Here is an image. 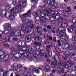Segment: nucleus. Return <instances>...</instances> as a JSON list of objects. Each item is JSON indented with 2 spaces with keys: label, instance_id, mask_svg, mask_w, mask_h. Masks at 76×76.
<instances>
[{
  "label": "nucleus",
  "instance_id": "obj_14",
  "mask_svg": "<svg viewBox=\"0 0 76 76\" xmlns=\"http://www.w3.org/2000/svg\"><path fill=\"white\" fill-rule=\"evenodd\" d=\"M38 10L40 12V15L41 17H42V18H45V16L49 18V16L48 15H45V13H44L43 12H41V10Z\"/></svg>",
  "mask_w": 76,
  "mask_h": 76
},
{
  "label": "nucleus",
  "instance_id": "obj_39",
  "mask_svg": "<svg viewBox=\"0 0 76 76\" xmlns=\"http://www.w3.org/2000/svg\"><path fill=\"white\" fill-rule=\"evenodd\" d=\"M10 47H11L10 50L12 51H15V48H14L13 47L12 45H11Z\"/></svg>",
  "mask_w": 76,
  "mask_h": 76
},
{
  "label": "nucleus",
  "instance_id": "obj_58",
  "mask_svg": "<svg viewBox=\"0 0 76 76\" xmlns=\"http://www.w3.org/2000/svg\"><path fill=\"white\" fill-rule=\"evenodd\" d=\"M41 58L42 59H44L45 58V56H44V54H41Z\"/></svg>",
  "mask_w": 76,
  "mask_h": 76
},
{
  "label": "nucleus",
  "instance_id": "obj_46",
  "mask_svg": "<svg viewBox=\"0 0 76 76\" xmlns=\"http://www.w3.org/2000/svg\"><path fill=\"white\" fill-rule=\"evenodd\" d=\"M53 39L54 42H57V39H56V37H53Z\"/></svg>",
  "mask_w": 76,
  "mask_h": 76
},
{
  "label": "nucleus",
  "instance_id": "obj_33",
  "mask_svg": "<svg viewBox=\"0 0 76 76\" xmlns=\"http://www.w3.org/2000/svg\"><path fill=\"white\" fill-rule=\"evenodd\" d=\"M34 44L36 46H40V45H41V44L38 42H35L34 43Z\"/></svg>",
  "mask_w": 76,
  "mask_h": 76
},
{
  "label": "nucleus",
  "instance_id": "obj_64",
  "mask_svg": "<svg viewBox=\"0 0 76 76\" xmlns=\"http://www.w3.org/2000/svg\"><path fill=\"white\" fill-rule=\"evenodd\" d=\"M72 42H73V44H76V40H73L72 41Z\"/></svg>",
  "mask_w": 76,
  "mask_h": 76
},
{
  "label": "nucleus",
  "instance_id": "obj_63",
  "mask_svg": "<svg viewBox=\"0 0 76 76\" xmlns=\"http://www.w3.org/2000/svg\"><path fill=\"white\" fill-rule=\"evenodd\" d=\"M66 72H64L62 74V76H66Z\"/></svg>",
  "mask_w": 76,
  "mask_h": 76
},
{
  "label": "nucleus",
  "instance_id": "obj_52",
  "mask_svg": "<svg viewBox=\"0 0 76 76\" xmlns=\"http://www.w3.org/2000/svg\"><path fill=\"white\" fill-rule=\"evenodd\" d=\"M36 55H39V54H41V53H40V51H37L36 52Z\"/></svg>",
  "mask_w": 76,
  "mask_h": 76
},
{
  "label": "nucleus",
  "instance_id": "obj_27",
  "mask_svg": "<svg viewBox=\"0 0 76 76\" xmlns=\"http://www.w3.org/2000/svg\"><path fill=\"white\" fill-rule=\"evenodd\" d=\"M50 69L51 68L48 66H46L45 67V70H46V72H50Z\"/></svg>",
  "mask_w": 76,
  "mask_h": 76
},
{
  "label": "nucleus",
  "instance_id": "obj_9",
  "mask_svg": "<svg viewBox=\"0 0 76 76\" xmlns=\"http://www.w3.org/2000/svg\"><path fill=\"white\" fill-rule=\"evenodd\" d=\"M10 57V55H7L4 57V55H0V58H3L4 61H6L8 60L9 58Z\"/></svg>",
  "mask_w": 76,
  "mask_h": 76
},
{
  "label": "nucleus",
  "instance_id": "obj_28",
  "mask_svg": "<svg viewBox=\"0 0 76 76\" xmlns=\"http://www.w3.org/2000/svg\"><path fill=\"white\" fill-rule=\"evenodd\" d=\"M11 55L12 56V57H11V59L12 60H15V59H16V58H18L17 57L15 56V55L13 54V53H12Z\"/></svg>",
  "mask_w": 76,
  "mask_h": 76
},
{
  "label": "nucleus",
  "instance_id": "obj_51",
  "mask_svg": "<svg viewBox=\"0 0 76 76\" xmlns=\"http://www.w3.org/2000/svg\"><path fill=\"white\" fill-rule=\"evenodd\" d=\"M46 60L47 62H48V63H49L50 64H51L52 62H51V61H50V60H49V59H48V58H47L46 59Z\"/></svg>",
  "mask_w": 76,
  "mask_h": 76
},
{
  "label": "nucleus",
  "instance_id": "obj_26",
  "mask_svg": "<svg viewBox=\"0 0 76 76\" xmlns=\"http://www.w3.org/2000/svg\"><path fill=\"white\" fill-rule=\"evenodd\" d=\"M56 50V51H57V52L59 53H61V50L60 49V48L56 47L55 48Z\"/></svg>",
  "mask_w": 76,
  "mask_h": 76
},
{
  "label": "nucleus",
  "instance_id": "obj_60",
  "mask_svg": "<svg viewBox=\"0 0 76 76\" xmlns=\"http://www.w3.org/2000/svg\"><path fill=\"white\" fill-rule=\"evenodd\" d=\"M60 53L57 52L56 53V55H57V56L58 57L60 56Z\"/></svg>",
  "mask_w": 76,
  "mask_h": 76
},
{
  "label": "nucleus",
  "instance_id": "obj_48",
  "mask_svg": "<svg viewBox=\"0 0 76 76\" xmlns=\"http://www.w3.org/2000/svg\"><path fill=\"white\" fill-rule=\"evenodd\" d=\"M4 32L5 34H7L9 32V31L8 30H6L4 31Z\"/></svg>",
  "mask_w": 76,
  "mask_h": 76
},
{
  "label": "nucleus",
  "instance_id": "obj_8",
  "mask_svg": "<svg viewBox=\"0 0 76 76\" xmlns=\"http://www.w3.org/2000/svg\"><path fill=\"white\" fill-rule=\"evenodd\" d=\"M59 59V62H58V66H62V67H64L65 66V62L63 61L60 58H58Z\"/></svg>",
  "mask_w": 76,
  "mask_h": 76
},
{
  "label": "nucleus",
  "instance_id": "obj_1",
  "mask_svg": "<svg viewBox=\"0 0 76 76\" xmlns=\"http://www.w3.org/2000/svg\"><path fill=\"white\" fill-rule=\"evenodd\" d=\"M59 37H61V40L62 42L65 44V47L66 49H69L70 50H72L73 49V47L71 46L70 47V45L68 44L67 42L68 41V37H67V34L63 32V30H61V32L59 33Z\"/></svg>",
  "mask_w": 76,
  "mask_h": 76
},
{
  "label": "nucleus",
  "instance_id": "obj_34",
  "mask_svg": "<svg viewBox=\"0 0 76 76\" xmlns=\"http://www.w3.org/2000/svg\"><path fill=\"white\" fill-rule=\"evenodd\" d=\"M71 74L72 75H76L75 70H73L71 72Z\"/></svg>",
  "mask_w": 76,
  "mask_h": 76
},
{
  "label": "nucleus",
  "instance_id": "obj_20",
  "mask_svg": "<svg viewBox=\"0 0 76 76\" xmlns=\"http://www.w3.org/2000/svg\"><path fill=\"white\" fill-rule=\"evenodd\" d=\"M41 69L40 68H35L34 69V72L36 73H37V74L39 73V70H41Z\"/></svg>",
  "mask_w": 76,
  "mask_h": 76
},
{
  "label": "nucleus",
  "instance_id": "obj_10",
  "mask_svg": "<svg viewBox=\"0 0 76 76\" xmlns=\"http://www.w3.org/2000/svg\"><path fill=\"white\" fill-rule=\"evenodd\" d=\"M58 71L57 73L58 74H61L64 72V69L63 68L61 69L60 67L57 68Z\"/></svg>",
  "mask_w": 76,
  "mask_h": 76
},
{
  "label": "nucleus",
  "instance_id": "obj_57",
  "mask_svg": "<svg viewBox=\"0 0 76 76\" xmlns=\"http://www.w3.org/2000/svg\"><path fill=\"white\" fill-rule=\"evenodd\" d=\"M13 71H14V73H15V74H16V75H17V74H18V70H17L15 69L13 70Z\"/></svg>",
  "mask_w": 76,
  "mask_h": 76
},
{
  "label": "nucleus",
  "instance_id": "obj_54",
  "mask_svg": "<svg viewBox=\"0 0 76 76\" xmlns=\"http://www.w3.org/2000/svg\"><path fill=\"white\" fill-rule=\"evenodd\" d=\"M4 52L2 50L0 51V55H4Z\"/></svg>",
  "mask_w": 76,
  "mask_h": 76
},
{
  "label": "nucleus",
  "instance_id": "obj_25",
  "mask_svg": "<svg viewBox=\"0 0 76 76\" xmlns=\"http://www.w3.org/2000/svg\"><path fill=\"white\" fill-rule=\"evenodd\" d=\"M33 16H36V18L38 19V18H40V17H39V16H38V15H37V12H34L33 13Z\"/></svg>",
  "mask_w": 76,
  "mask_h": 76
},
{
  "label": "nucleus",
  "instance_id": "obj_47",
  "mask_svg": "<svg viewBox=\"0 0 76 76\" xmlns=\"http://www.w3.org/2000/svg\"><path fill=\"white\" fill-rule=\"evenodd\" d=\"M44 37H45V38H48L49 37V35L47 33L44 34Z\"/></svg>",
  "mask_w": 76,
  "mask_h": 76
},
{
  "label": "nucleus",
  "instance_id": "obj_23",
  "mask_svg": "<svg viewBox=\"0 0 76 76\" xmlns=\"http://www.w3.org/2000/svg\"><path fill=\"white\" fill-rule=\"evenodd\" d=\"M20 7H16V10H17V12H18V13H21V9Z\"/></svg>",
  "mask_w": 76,
  "mask_h": 76
},
{
  "label": "nucleus",
  "instance_id": "obj_43",
  "mask_svg": "<svg viewBox=\"0 0 76 76\" xmlns=\"http://www.w3.org/2000/svg\"><path fill=\"white\" fill-rule=\"evenodd\" d=\"M76 64L75 62L72 61L70 64V67H72L73 66V65H75Z\"/></svg>",
  "mask_w": 76,
  "mask_h": 76
},
{
  "label": "nucleus",
  "instance_id": "obj_7",
  "mask_svg": "<svg viewBox=\"0 0 76 76\" xmlns=\"http://www.w3.org/2000/svg\"><path fill=\"white\" fill-rule=\"evenodd\" d=\"M53 62L51 64V66L53 68H55L57 65V61L54 58H52Z\"/></svg>",
  "mask_w": 76,
  "mask_h": 76
},
{
  "label": "nucleus",
  "instance_id": "obj_16",
  "mask_svg": "<svg viewBox=\"0 0 76 76\" xmlns=\"http://www.w3.org/2000/svg\"><path fill=\"white\" fill-rule=\"evenodd\" d=\"M53 26L52 25L50 26V25H48L47 27V29H49V30L48 31V34H51V30L50 31V30L51 29H53Z\"/></svg>",
  "mask_w": 76,
  "mask_h": 76
},
{
  "label": "nucleus",
  "instance_id": "obj_44",
  "mask_svg": "<svg viewBox=\"0 0 76 76\" xmlns=\"http://www.w3.org/2000/svg\"><path fill=\"white\" fill-rule=\"evenodd\" d=\"M64 67L66 69H67L69 68V65L68 64H66V63H65V66Z\"/></svg>",
  "mask_w": 76,
  "mask_h": 76
},
{
  "label": "nucleus",
  "instance_id": "obj_59",
  "mask_svg": "<svg viewBox=\"0 0 76 76\" xmlns=\"http://www.w3.org/2000/svg\"><path fill=\"white\" fill-rule=\"evenodd\" d=\"M72 39H76V35H73L72 36Z\"/></svg>",
  "mask_w": 76,
  "mask_h": 76
},
{
  "label": "nucleus",
  "instance_id": "obj_45",
  "mask_svg": "<svg viewBox=\"0 0 76 76\" xmlns=\"http://www.w3.org/2000/svg\"><path fill=\"white\" fill-rule=\"evenodd\" d=\"M72 22L73 23H76V18H73L72 19Z\"/></svg>",
  "mask_w": 76,
  "mask_h": 76
},
{
  "label": "nucleus",
  "instance_id": "obj_31",
  "mask_svg": "<svg viewBox=\"0 0 76 76\" xmlns=\"http://www.w3.org/2000/svg\"><path fill=\"white\" fill-rule=\"evenodd\" d=\"M75 25H72L71 28H72L74 31L76 30V23H75Z\"/></svg>",
  "mask_w": 76,
  "mask_h": 76
},
{
  "label": "nucleus",
  "instance_id": "obj_2",
  "mask_svg": "<svg viewBox=\"0 0 76 76\" xmlns=\"http://www.w3.org/2000/svg\"><path fill=\"white\" fill-rule=\"evenodd\" d=\"M52 16L54 19H56V18L58 19V22H59L58 25L60 26H63L65 28V27H66L67 26V23H61V22H64V18L61 17L59 15H56V16L54 17V13L52 14Z\"/></svg>",
  "mask_w": 76,
  "mask_h": 76
},
{
  "label": "nucleus",
  "instance_id": "obj_19",
  "mask_svg": "<svg viewBox=\"0 0 76 76\" xmlns=\"http://www.w3.org/2000/svg\"><path fill=\"white\" fill-rule=\"evenodd\" d=\"M25 76H31V72L28 73L27 72L25 71L23 73Z\"/></svg>",
  "mask_w": 76,
  "mask_h": 76
},
{
  "label": "nucleus",
  "instance_id": "obj_4",
  "mask_svg": "<svg viewBox=\"0 0 76 76\" xmlns=\"http://www.w3.org/2000/svg\"><path fill=\"white\" fill-rule=\"evenodd\" d=\"M71 54V53L68 51H66L64 52V55L66 57L64 56H62V58L63 59L65 60H67V63H70V62L71 61V59L70 58L71 57H69L68 56H70Z\"/></svg>",
  "mask_w": 76,
  "mask_h": 76
},
{
  "label": "nucleus",
  "instance_id": "obj_13",
  "mask_svg": "<svg viewBox=\"0 0 76 76\" xmlns=\"http://www.w3.org/2000/svg\"><path fill=\"white\" fill-rule=\"evenodd\" d=\"M10 29L11 30V33L10 34V37H13V36H14L15 35V33H14V31H15V29L14 27H12L10 26Z\"/></svg>",
  "mask_w": 76,
  "mask_h": 76
},
{
  "label": "nucleus",
  "instance_id": "obj_49",
  "mask_svg": "<svg viewBox=\"0 0 76 76\" xmlns=\"http://www.w3.org/2000/svg\"><path fill=\"white\" fill-rule=\"evenodd\" d=\"M6 39H8V41H10V37L8 36H7L5 37Z\"/></svg>",
  "mask_w": 76,
  "mask_h": 76
},
{
  "label": "nucleus",
  "instance_id": "obj_41",
  "mask_svg": "<svg viewBox=\"0 0 76 76\" xmlns=\"http://www.w3.org/2000/svg\"><path fill=\"white\" fill-rule=\"evenodd\" d=\"M40 54H44L45 53V51L44 50H42L40 51Z\"/></svg>",
  "mask_w": 76,
  "mask_h": 76
},
{
  "label": "nucleus",
  "instance_id": "obj_6",
  "mask_svg": "<svg viewBox=\"0 0 76 76\" xmlns=\"http://www.w3.org/2000/svg\"><path fill=\"white\" fill-rule=\"evenodd\" d=\"M31 15V10H28L27 12V13H25L24 14L21 15L20 17L21 19H23L24 18H27L29 16V15Z\"/></svg>",
  "mask_w": 76,
  "mask_h": 76
},
{
  "label": "nucleus",
  "instance_id": "obj_36",
  "mask_svg": "<svg viewBox=\"0 0 76 76\" xmlns=\"http://www.w3.org/2000/svg\"><path fill=\"white\" fill-rule=\"evenodd\" d=\"M5 6V9L6 10H9V9L10 8V7H9V4L8 3L6 4Z\"/></svg>",
  "mask_w": 76,
  "mask_h": 76
},
{
  "label": "nucleus",
  "instance_id": "obj_37",
  "mask_svg": "<svg viewBox=\"0 0 76 76\" xmlns=\"http://www.w3.org/2000/svg\"><path fill=\"white\" fill-rule=\"evenodd\" d=\"M73 30H74L73 28H69L68 29V32L70 33H72L73 32Z\"/></svg>",
  "mask_w": 76,
  "mask_h": 76
},
{
  "label": "nucleus",
  "instance_id": "obj_24",
  "mask_svg": "<svg viewBox=\"0 0 76 76\" xmlns=\"http://www.w3.org/2000/svg\"><path fill=\"white\" fill-rule=\"evenodd\" d=\"M26 39H27V42H30L31 41V36L30 35L27 36L26 38Z\"/></svg>",
  "mask_w": 76,
  "mask_h": 76
},
{
  "label": "nucleus",
  "instance_id": "obj_21",
  "mask_svg": "<svg viewBox=\"0 0 76 76\" xmlns=\"http://www.w3.org/2000/svg\"><path fill=\"white\" fill-rule=\"evenodd\" d=\"M66 9L67 10V13L69 14H71V7H67Z\"/></svg>",
  "mask_w": 76,
  "mask_h": 76
},
{
  "label": "nucleus",
  "instance_id": "obj_17",
  "mask_svg": "<svg viewBox=\"0 0 76 76\" xmlns=\"http://www.w3.org/2000/svg\"><path fill=\"white\" fill-rule=\"evenodd\" d=\"M4 29H9L10 28V23H8L5 24L4 25Z\"/></svg>",
  "mask_w": 76,
  "mask_h": 76
},
{
  "label": "nucleus",
  "instance_id": "obj_15",
  "mask_svg": "<svg viewBox=\"0 0 76 76\" xmlns=\"http://www.w3.org/2000/svg\"><path fill=\"white\" fill-rule=\"evenodd\" d=\"M16 8L13 7L12 9L10 10V12L12 13L13 15H15L17 13V10H16Z\"/></svg>",
  "mask_w": 76,
  "mask_h": 76
},
{
  "label": "nucleus",
  "instance_id": "obj_56",
  "mask_svg": "<svg viewBox=\"0 0 76 76\" xmlns=\"http://www.w3.org/2000/svg\"><path fill=\"white\" fill-rule=\"evenodd\" d=\"M13 41H18V40H19V39L18 38H15L14 37L13 39Z\"/></svg>",
  "mask_w": 76,
  "mask_h": 76
},
{
  "label": "nucleus",
  "instance_id": "obj_38",
  "mask_svg": "<svg viewBox=\"0 0 76 76\" xmlns=\"http://www.w3.org/2000/svg\"><path fill=\"white\" fill-rule=\"evenodd\" d=\"M1 13L4 16H6V11L4 10H3L1 12Z\"/></svg>",
  "mask_w": 76,
  "mask_h": 76
},
{
  "label": "nucleus",
  "instance_id": "obj_40",
  "mask_svg": "<svg viewBox=\"0 0 76 76\" xmlns=\"http://www.w3.org/2000/svg\"><path fill=\"white\" fill-rule=\"evenodd\" d=\"M50 5L51 6H53L54 7H56V6L54 5V2H51Z\"/></svg>",
  "mask_w": 76,
  "mask_h": 76
},
{
  "label": "nucleus",
  "instance_id": "obj_55",
  "mask_svg": "<svg viewBox=\"0 0 76 76\" xmlns=\"http://www.w3.org/2000/svg\"><path fill=\"white\" fill-rule=\"evenodd\" d=\"M32 40L33 42H35L36 41V37H34L32 38Z\"/></svg>",
  "mask_w": 76,
  "mask_h": 76
},
{
  "label": "nucleus",
  "instance_id": "obj_5",
  "mask_svg": "<svg viewBox=\"0 0 76 76\" xmlns=\"http://www.w3.org/2000/svg\"><path fill=\"white\" fill-rule=\"evenodd\" d=\"M22 50L23 51V53H21L22 55H24V56H29V53H26V51H28V50L27 49V48L26 47H23L21 49V50Z\"/></svg>",
  "mask_w": 76,
  "mask_h": 76
},
{
  "label": "nucleus",
  "instance_id": "obj_22",
  "mask_svg": "<svg viewBox=\"0 0 76 76\" xmlns=\"http://www.w3.org/2000/svg\"><path fill=\"white\" fill-rule=\"evenodd\" d=\"M46 20L45 18H40V21L42 23H44L46 22Z\"/></svg>",
  "mask_w": 76,
  "mask_h": 76
},
{
  "label": "nucleus",
  "instance_id": "obj_62",
  "mask_svg": "<svg viewBox=\"0 0 76 76\" xmlns=\"http://www.w3.org/2000/svg\"><path fill=\"white\" fill-rule=\"evenodd\" d=\"M10 20H13V19H14V17H13V16H12H12L11 17V16H10Z\"/></svg>",
  "mask_w": 76,
  "mask_h": 76
},
{
  "label": "nucleus",
  "instance_id": "obj_3",
  "mask_svg": "<svg viewBox=\"0 0 76 76\" xmlns=\"http://www.w3.org/2000/svg\"><path fill=\"white\" fill-rule=\"evenodd\" d=\"M29 28L30 29H34V28H35V25L34 24H31L29 26L27 24L23 23L22 25L21 29L23 31H26V33H28L29 30Z\"/></svg>",
  "mask_w": 76,
  "mask_h": 76
},
{
  "label": "nucleus",
  "instance_id": "obj_18",
  "mask_svg": "<svg viewBox=\"0 0 76 76\" xmlns=\"http://www.w3.org/2000/svg\"><path fill=\"white\" fill-rule=\"evenodd\" d=\"M0 72H3V74L2 75V76H7V74L9 72L8 71H4V70H0Z\"/></svg>",
  "mask_w": 76,
  "mask_h": 76
},
{
  "label": "nucleus",
  "instance_id": "obj_42",
  "mask_svg": "<svg viewBox=\"0 0 76 76\" xmlns=\"http://www.w3.org/2000/svg\"><path fill=\"white\" fill-rule=\"evenodd\" d=\"M57 42H58V46L59 47H61V42L60 41V40H58Z\"/></svg>",
  "mask_w": 76,
  "mask_h": 76
},
{
  "label": "nucleus",
  "instance_id": "obj_32",
  "mask_svg": "<svg viewBox=\"0 0 76 76\" xmlns=\"http://www.w3.org/2000/svg\"><path fill=\"white\" fill-rule=\"evenodd\" d=\"M33 69H34V66L33 65L30 66L28 68V70L30 72H31V71H33Z\"/></svg>",
  "mask_w": 76,
  "mask_h": 76
},
{
  "label": "nucleus",
  "instance_id": "obj_53",
  "mask_svg": "<svg viewBox=\"0 0 76 76\" xmlns=\"http://www.w3.org/2000/svg\"><path fill=\"white\" fill-rule=\"evenodd\" d=\"M22 64H19L18 66V69L22 68Z\"/></svg>",
  "mask_w": 76,
  "mask_h": 76
},
{
  "label": "nucleus",
  "instance_id": "obj_29",
  "mask_svg": "<svg viewBox=\"0 0 76 76\" xmlns=\"http://www.w3.org/2000/svg\"><path fill=\"white\" fill-rule=\"evenodd\" d=\"M52 9H50L48 10H46V13L47 14H49V13H50V14H51V12H52Z\"/></svg>",
  "mask_w": 76,
  "mask_h": 76
},
{
  "label": "nucleus",
  "instance_id": "obj_11",
  "mask_svg": "<svg viewBox=\"0 0 76 76\" xmlns=\"http://www.w3.org/2000/svg\"><path fill=\"white\" fill-rule=\"evenodd\" d=\"M39 29H40V27L39 26H37V28L34 30L33 31L34 32H37V33L40 34V35H42V33L40 32V31L39 30Z\"/></svg>",
  "mask_w": 76,
  "mask_h": 76
},
{
  "label": "nucleus",
  "instance_id": "obj_12",
  "mask_svg": "<svg viewBox=\"0 0 76 76\" xmlns=\"http://www.w3.org/2000/svg\"><path fill=\"white\" fill-rule=\"evenodd\" d=\"M22 30V31H23V30ZM23 31L18 30L17 32H16V33L17 34V36H20V35H24V34H24V32H26V31Z\"/></svg>",
  "mask_w": 76,
  "mask_h": 76
},
{
  "label": "nucleus",
  "instance_id": "obj_50",
  "mask_svg": "<svg viewBox=\"0 0 76 76\" xmlns=\"http://www.w3.org/2000/svg\"><path fill=\"white\" fill-rule=\"evenodd\" d=\"M42 10H44V11H45L46 12V10H47V8H46V7H45V6L44 7H43L42 8Z\"/></svg>",
  "mask_w": 76,
  "mask_h": 76
},
{
  "label": "nucleus",
  "instance_id": "obj_61",
  "mask_svg": "<svg viewBox=\"0 0 76 76\" xmlns=\"http://www.w3.org/2000/svg\"><path fill=\"white\" fill-rule=\"evenodd\" d=\"M47 50V52L48 54H49V53L50 52V49H46Z\"/></svg>",
  "mask_w": 76,
  "mask_h": 76
},
{
  "label": "nucleus",
  "instance_id": "obj_35",
  "mask_svg": "<svg viewBox=\"0 0 76 76\" xmlns=\"http://www.w3.org/2000/svg\"><path fill=\"white\" fill-rule=\"evenodd\" d=\"M37 39L38 40L39 42H42V39L39 36H38L37 37Z\"/></svg>",
  "mask_w": 76,
  "mask_h": 76
},
{
  "label": "nucleus",
  "instance_id": "obj_30",
  "mask_svg": "<svg viewBox=\"0 0 76 76\" xmlns=\"http://www.w3.org/2000/svg\"><path fill=\"white\" fill-rule=\"evenodd\" d=\"M18 66L17 64H15L13 65L14 67H12L10 69V70H13L15 69H16V66Z\"/></svg>",
  "mask_w": 76,
  "mask_h": 76
}]
</instances>
